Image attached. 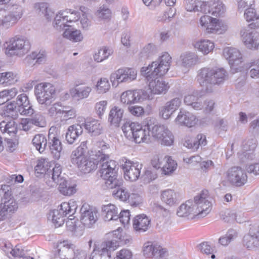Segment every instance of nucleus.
<instances>
[{
    "instance_id": "1",
    "label": "nucleus",
    "mask_w": 259,
    "mask_h": 259,
    "mask_svg": "<svg viewBox=\"0 0 259 259\" xmlns=\"http://www.w3.org/2000/svg\"><path fill=\"white\" fill-rule=\"evenodd\" d=\"M211 199L208 191L203 190L194 197V202L189 200L182 204L178 207L177 214L180 217H187L191 214L204 217L211 210Z\"/></svg>"
},
{
    "instance_id": "2",
    "label": "nucleus",
    "mask_w": 259,
    "mask_h": 259,
    "mask_svg": "<svg viewBox=\"0 0 259 259\" xmlns=\"http://www.w3.org/2000/svg\"><path fill=\"white\" fill-rule=\"evenodd\" d=\"M98 146L102 147L101 151L98 150L100 174L101 177L105 181L107 188H112L115 186H120L121 179H117V169L116 162L114 160H107L109 156L106 155L103 150L107 148L104 142L98 143Z\"/></svg>"
},
{
    "instance_id": "3",
    "label": "nucleus",
    "mask_w": 259,
    "mask_h": 259,
    "mask_svg": "<svg viewBox=\"0 0 259 259\" xmlns=\"http://www.w3.org/2000/svg\"><path fill=\"white\" fill-rule=\"evenodd\" d=\"M227 77L228 73L223 68H203L199 72V82L207 93H212L215 85L223 83Z\"/></svg>"
},
{
    "instance_id": "4",
    "label": "nucleus",
    "mask_w": 259,
    "mask_h": 259,
    "mask_svg": "<svg viewBox=\"0 0 259 259\" xmlns=\"http://www.w3.org/2000/svg\"><path fill=\"white\" fill-rule=\"evenodd\" d=\"M153 123L151 120L147 121L143 126L137 122L127 121L122 126L125 137L137 143H148L152 137V128Z\"/></svg>"
},
{
    "instance_id": "5",
    "label": "nucleus",
    "mask_w": 259,
    "mask_h": 259,
    "mask_svg": "<svg viewBox=\"0 0 259 259\" xmlns=\"http://www.w3.org/2000/svg\"><path fill=\"white\" fill-rule=\"evenodd\" d=\"M87 145L84 142L72 152L71 161L72 164L77 165L80 171L84 174H88L97 167L99 162V153L95 154L94 160L85 155L87 152Z\"/></svg>"
},
{
    "instance_id": "6",
    "label": "nucleus",
    "mask_w": 259,
    "mask_h": 259,
    "mask_svg": "<svg viewBox=\"0 0 259 259\" xmlns=\"http://www.w3.org/2000/svg\"><path fill=\"white\" fill-rule=\"evenodd\" d=\"M77 207L76 203L73 201L64 202L58 209L50 211L48 214V218L52 221L56 227H60L64 224L65 217L67 215H69L68 218L71 221L73 219L72 217Z\"/></svg>"
},
{
    "instance_id": "7",
    "label": "nucleus",
    "mask_w": 259,
    "mask_h": 259,
    "mask_svg": "<svg viewBox=\"0 0 259 259\" xmlns=\"http://www.w3.org/2000/svg\"><path fill=\"white\" fill-rule=\"evenodd\" d=\"M141 74L145 77L148 84L149 90L153 95L165 94L168 90L169 85L162 77L163 75L154 74L147 72L145 70H141Z\"/></svg>"
},
{
    "instance_id": "8",
    "label": "nucleus",
    "mask_w": 259,
    "mask_h": 259,
    "mask_svg": "<svg viewBox=\"0 0 259 259\" xmlns=\"http://www.w3.org/2000/svg\"><path fill=\"white\" fill-rule=\"evenodd\" d=\"M6 53L10 56H21L27 53L30 49L29 40L25 36H16L6 42Z\"/></svg>"
},
{
    "instance_id": "9",
    "label": "nucleus",
    "mask_w": 259,
    "mask_h": 259,
    "mask_svg": "<svg viewBox=\"0 0 259 259\" xmlns=\"http://www.w3.org/2000/svg\"><path fill=\"white\" fill-rule=\"evenodd\" d=\"M171 63V56L168 53L164 52L147 67H142L141 70H145L148 73L151 72L159 75H164L168 71Z\"/></svg>"
},
{
    "instance_id": "10",
    "label": "nucleus",
    "mask_w": 259,
    "mask_h": 259,
    "mask_svg": "<svg viewBox=\"0 0 259 259\" xmlns=\"http://www.w3.org/2000/svg\"><path fill=\"white\" fill-rule=\"evenodd\" d=\"M55 92V87L50 83H40L34 88V94L37 102L45 106H50L53 102V96Z\"/></svg>"
},
{
    "instance_id": "11",
    "label": "nucleus",
    "mask_w": 259,
    "mask_h": 259,
    "mask_svg": "<svg viewBox=\"0 0 259 259\" xmlns=\"http://www.w3.org/2000/svg\"><path fill=\"white\" fill-rule=\"evenodd\" d=\"M121 236L118 234L115 238L104 242L100 247L94 250L90 259H111V251H114L119 246Z\"/></svg>"
},
{
    "instance_id": "12",
    "label": "nucleus",
    "mask_w": 259,
    "mask_h": 259,
    "mask_svg": "<svg viewBox=\"0 0 259 259\" xmlns=\"http://www.w3.org/2000/svg\"><path fill=\"white\" fill-rule=\"evenodd\" d=\"M23 15V8L20 6H13L10 11L0 10V26L9 28L15 25Z\"/></svg>"
},
{
    "instance_id": "13",
    "label": "nucleus",
    "mask_w": 259,
    "mask_h": 259,
    "mask_svg": "<svg viewBox=\"0 0 259 259\" xmlns=\"http://www.w3.org/2000/svg\"><path fill=\"white\" fill-rule=\"evenodd\" d=\"M152 128V138L161 145L170 146L174 142V136L171 132L163 125L154 124Z\"/></svg>"
},
{
    "instance_id": "14",
    "label": "nucleus",
    "mask_w": 259,
    "mask_h": 259,
    "mask_svg": "<svg viewBox=\"0 0 259 259\" xmlns=\"http://www.w3.org/2000/svg\"><path fill=\"white\" fill-rule=\"evenodd\" d=\"M18 204L9 192H5L0 203V220H4L18 209Z\"/></svg>"
},
{
    "instance_id": "15",
    "label": "nucleus",
    "mask_w": 259,
    "mask_h": 259,
    "mask_svg": "<svg viewBox=\"0 0 259 259\" xmlns=\"http://www.w3.org/2000/svg\"><path fill=\"white\" fill-rule=\"evenodd\" d=\"M137 72L132 68L122 67L111 73L110 75L111 81L114 83L122 82H130L136 79Z\"/></svg>"
},
{
    "instance_id": "16",
    "label": "nucleus",
    "mask_w": 259,
    "mask_h": 259,
    "mask_svg": "<svg viewBox=\"0 0 259 259\" xmlns=\"http://www.w3.org/2000/svg\"><path fill=\"white\" fill-rule=\"evenodd\" d=\"M125 161L121 164L124 172V178L130 181H135L140 177L142 164L139 162H134L125 159Z\"/></svg>"
},
{
    "instance_id": "17",
    "label": "nucleus",
    "mask_w": 259,
    "mask_h": 259,
    "mask_svg": "<svg viewBox=\"0 0 259 259\" xmlns=\"http://www.w3.org/2000/svg\"><path fill=\"white\" fill-rule=\"evenodd\" d=\"M228 181L233 185L240 187L244 185L247 180L245 172L239 166H233L227 172Z\"/></svg>"
},
{
    "instance_id": "18",
    "label": "nucleus",
    "mask_w": 259,
    "mask_h": 259,
    "mask_svg": "<svg viewBox=\"0 0 259 259\" xmlns=\"http://www.w3.org/2000/svg\"><path fill=\"white\" fill-rule=\"evenodd\" d=\"M80 222L84 227L91 228L98 220V211L88 204H83L80 209Z\"/></svg>"
},
{
    "instance_id": "19",
    "label": "nucleus",
    "mask_w": 259,
    "mask_h": 259,
    "mask_svg": "<svg viewBox=\"0 0 259 259\" xmlns=\"http://www.w3.org/2000/svg\"><path fill=\"white\" fill-rule=\"evenodd\" d=\"M75 245L68 240L58 242L57 250L55 253L56 259H70L71 255L74 250Z\"/></svg>"
},
{
    "instance_id": "20",
    "label": "nucleus",
    "mask_w": 259,
    "mask_h": 259,
    "mask_svg": "<svg viewBox=\"0 0 259 259\" xmlns=\"http://www.w3.org/2000/svg\"><path fill=\"white\" fill-rule=\"evenodd\" d=\"M245 45L250 49H256L259 45V33L255 30L243 29L240 31Z\"/></svg>"
},
{
    "instance_id": "21",
    "label": "nucleus",
    "mask_w": 259,
    "mask_h": 259,
    "mask_svg": "<svg viewBox=\"0 0 259 259\" xmlns=\"http://www.w3.org/2000/svg\"><path fill=\"white\" fill-rule=\"evenodd\" d=\"M224 57L228 60L229 63L232 68L238 69L237 66L242 62V55L240 51L233 48H226L223 50Z\"/></svg>"
},
{
    "instance_id": "22",
    "label": "nucleus",
    "mask_w": 259,
    "mask_h": 259,
    "mask_svg": "<svg viewBox=\"0 0 259 259\" xmlns=\"http://www.w3.org/2000/svg\"><path fill=\"white\" fill-rule=\"evenodd\" d=\"M51 128L48 134L49 147L54 158L59 159L62 151V145L60 140L54 133H51Z\"/></svg>"
},
{
    "instance_id": "23",
    "label": "nucleus",
    "mask_w": 259,
    "mask_h": 259,
    "mask_svg": "<svg viewBox=\"0 0 259 259\" xmlns=\"http://www.w3.org/2000/svg\"><path fill=\"white\" fill-rule=\"evenodd\" d=\"M256 146V140L255 138L248 139L243 142L242 148L244 151L242 153H238L239 158L244 162L246 160H251L253 158V151Z\"/></svg>"
},
{
    "instance_id": "24",
    "label": "nucleus",
    "mask_w": 259,
    "mask_h": 259,
    "mask_svg": "<svg viewBox=\"0 0 259 259\" xmlns=\"http://www.w3.org/2000/svg\"><path fill=\"white\" fill-rule=\"evenodd\" d=\"M133 228L139 233L146 232L150 226V220L145 214L137 215L133 220Z\"/></svg>"
},
{
    "instance_id": "25",
    "label": "nucleus",
    "mask_w": 259,
    "mask_h": 259,
    "mask_svg": "<svg viewBox=\"0 0 259 259\" xmlns=\"http://www.w3.org/2000/svg\"><path fill=\"white\" fill-rule=\"evenodd\" d=\"M176 122L181 125L188 127L194 126L197 121L196 117L192 113L185 110H181L176 119Z\"/></svg>"
},
{
    "instance_id": "26",
    "label": "nucleus",
    "mask_w": 259,
    "mask_h": 259,
    "mask_svg": "<svg viewBox=\"0 0 259 259\" xmlns=\"http://www.w3.org/2000/svg\"><path fill=\"white\" fill-rule=\"evenodd\" d=\"M160 197L161 201L170 207L177 205L180 200L178 193L172 189L161 191Z\"/></svg>"
},
{
    "instance_id": "27",
    "label": "nucleus",
    "mask_w": 259,
    "mask_h": 259,
    "mask_svg": "<svg viewBox=\"0 0 259 259\" xmlns=\"http://www.w3.org/2000/svg\"><path fill=\"white\" fill-rule=\"evenodd\" d=\"M197 61V57L194 53L185 52L181 54L177 64L185 70H188L196 63Z\"/></svg>"
},
{
    "instance_id": "28",
    "label": "nucleus",
    "mask_w": 259,
    "mask_h": 259,
    "mask_svg": "<svg viewBox=\"0 0 259 259\" xmlns=\"http://www.w3.org/2000/svg\"><path fill=\"white\" fill-rule=\"evenodd\" d=\"M141 93L142 91L140 90H128L124 92L121 95V102L127 105L137 103L142 98Z\"/></svg>"
},
{
    "instance_id": "29",
    "label": "nucleus",
    "mask_w": 259,
    "mask_h": 259,
    "mask_svg": "<svg viewBox=\"0 0 259 259\" xmlns=\"http://www.w3.org/2000/svg\"><path fill=\"white\" fill-rule=\"evenodd\" d=\"M83 124H75L69 126L66 133V140L69 144H73L83 132Z\"/></svg>"
},
{
    "instance_id": "30",
    "label": "nucleus",
    "mask_w": 259,
    "mask_h": 259,
    "mask_svg": "<svg viewBox=\"0 0 259 259\" xmlns=\"http://www.w3.org/2000/svg\"><path fill=\"white\" fill-rule=\"evenodd\" d=\"M123 109L117 106H113L110 110L108 115V122L112 125L118 127L123 116Z\"/></svg>"
},
{
    "instance_id": "31",
    "label": "nucleus",
    "mask_w": 259,
    "mask_h": 259,
    "mask_svg": "<svg viewBox=\"0 0 259 259\" xmlns=\"http://www.w3.org/2000/svg\"><path fill=\"white\" fill-rule=\"evenodd\" d=\"M83 123V126L91 136H97L102 133L103 126L98 120H88Z\"/></svg>"
},
{
    "instance_id": "32",
    "label": "nucleus",
    "mask_w": 259,
    "mask_h": 259,
    "mask_svg": "<svg viewBox=\"0 0 259 259\" xmlns=\"http://www.w3.org/2000/svg\"><path fill=\"white\" fill-rule=\"evenodd\" d=\"M206 143L205 136L199 134L196 137L186 140L184 143V145L189 149H191L193 151H195L198 149L199 146H205Z\"/></svg>"
},
{
    "instance_id": "33",
    "label": "nucleus",
    "mask_w": 259,
    "mask_h": 259,
    "mask_svg": "<svg viewBox=\"0 0 259 259\" xmlns=\"http://www.w3.org/2000/svg\"><path fill=\"white\" fill-rule=\"evenodd\" d=\"M208 12L213 16L220 17L225 12L226 7L221 0H210L208 2Z\"/></svg>"
},
{
    "instance_id": "34",
    "label": "nucleus",
    "mask_w": 259,
    "mask_h": 259,
    "mask_svg": "<svg viewBox=\"0 0 259 259\" xmlns=\"http://www.w3.org/2000/svg\"><path fill=\"white\" fill-rule=\"evenodd\" d=\"M0 130L3 133H7L10 136H15L18 130V123L14 120L3 121L0 123Z\"/></svg>"
},
{
    "instance_id": "35",
    "label": "nucleus",
    "mask_w": 259,
    "mask_h": 259,
    "mask_svg": "<svg viewBox=\"0 0 259 259\" xmlns=\"http://www.w3.org/2000/svg\"><path fill=\"white\" fill-rule=\"evenodd\" d=\"M108 189H113L112 195L115 199H118L122 201H127L129 193L127 190L123 187V180L121 179V184L120 186H115Z\"/></svg>"
},
{
    "instance_id": "36",
    "label": "nucleus",
    "mask_w": 259,
    "mask_h": 259,
    "mask_svg": "<svg viewBox=\"0 0 259 259\" xmlns=\"http://www.w3.org/2000/svg\"><path fill=\"white\" fill-rule=\"evenodd\" d=\"M244 17L247 21H252L249 25L251 29L259 27V15L256 14L254 9H246L244 12Z\"/></svg>"
},
{
    "instance_id": "37",
    "label": "nucleus",
    "mask_w": 259,
    "mask_h": 259,
    "mask_svg": "<svg viewBox=\"0 0 259 259\" xmlns=\"http://www.w3.org/2000/svg\"><path fill=\"white\" fill-rule=\"evenodd\" d=\"M243 244L249 249H253L259 246V242L255 235V232L250 230L248 234L243 237Z\"/></svg>"
},
{
    "instance_id": "38",
    "label": "nucleus",
    "mask_w": 259,
    "mask_h": 259,
    "mask_svg": "<svg viewBox=\"0 0 259 259\" xmlns=\"http://www.w3.org/2000/svg\"><path fill=\"white\" fill-rule=\"evenodd\" d=\"M33 146L40 153L45 151L48 147V142L46 136L43 134L35 135L32 140Z\"/></svg>"
},
{
    "instance_id": "39",
    "label": "nucleus",
    "mask_w": 259,
    "mask_h": 259,
    "mask_svg": "<svg viewBox=\"0 0 259 259\" xmlns=\"http://www.w3.org/2000/svg\"><path fill=\"white\" fill-rule=\"evenodd\" d=\"M92 89L89 86L76 87L70 90V94L74 98L83 99L89 97Z\"/></svg>"
},
{
    "instance_id": "40",
    "label": "nucleus",
    "mask_w": 259,
    "mask_h": 259,
    "mask_svg": "<svg viewBox=\"0 0 259 259\" xmlns=\"http://www.w3.org/2000/svg\"><path fill=\"white\" fill-rule=\"evenodd\" d=\"M52 163L48 159L41 158L38 160L37 164L35 166V170L38 174H45L46 176H50V168Z\"/></svg>"
},
{
    "instance_id": "41",
    "label": "nucleus",
    "mask_w": 259,
    "mask_h": 259,
    "mask_svg": "<svg viewBox=\"0 0 259 259\" xmlns=\"http://www.w3.org/2000/svg\"><path fill=\"white\" fill-rule=\"evenodd\" d=\"M102 210L105 213L104 219L106 221L111 220H117L118 219V215L117 207L113 204L105 205Z\"/></svg>"
},
{
    "instance_id": "42",
    "label": "nucleus",
    "mask_w": 259,
    "mask_h": 259,
    "mask_svg": "<svg viewBox=\"0 0 259 259\" xmlns=\"http://www.w3.org/2000/svg\"><path fill=\"white\" fill-rule=\"evenodd\" d=\"M63 36L74 42L81 41L83 38L80 31L71 27V26L65 30Z\"/></svg>"
},
{
    "instance_id": "43",
    "label": "nucleus",
    "mask_w": 259,
    "mask_h": 259,
    "mask_svg": "<svg viewBox=\"0 0 259 259\" xmlns=\"http://www.w3.org/2000/svg\"><path fill=\"white\" fill-rule=\"evenodd\" d=\"M35 9L39 13L44 15L47 20H51L54 17V13L49 8L46 3H39L35 4Z\"/></svg>"
},
{
    "instance_id": "44",
    "label": "nucleus",
    "mask_w": 259,
    "mask_h": 259,
    "mask_svg": "<svg viewBox=\"0 0 259 259\" xmlns=\"http://www.w3.org/2000/svg\"><path fill=\"white\" fill-rule=\"evenodd\" d=\"M113 53V50L112 48L103 47L95 53L94 59L97 62H101L107 59Z\"/></svg>"
},
{
    "instance_id": "45",
    "label": "nucleus",
    "mask_w": 259,
    "mask_h": 259,
    "mask_svg": "<svg viewBox=\"0 0 259 259\" xmlns=\"http://www.w3.org/2000/svg\"><path fill=\"white\" fill-rule=\"evenodd\" d=\"M177 163L171 157L165 156V162L162 166V173L168 175L172 173L177 168Z\"/></svg>"
},
{
    "instance_id": "46",
    "label": "nucleus",
    "mask_w": 259,
    "mask_h": 259,
    "mask_svg": "<svg viewBox=\"0 0 259 259\" xmlns=\"http://www.w3.org/2000/svg\"><path fill=\"white\" fill-rule=\"evenodd\" d=\"M76 116V110L70 106H63L60 118L61 121H66L74 118Z\"/></svg>"
},
{
    "instance_id": "47",
    "label": "nucleus",
    "mask_w": 259,
    "mask_h": 259,
    "mask_svg": "<svg viewBox=\"0 0 259 259\" xmlns=\"http://www.w3.org/2000/svg\"><path fill=\"white\" fill-rule=\"evenodd\" d=\"M17 75L12 72H3L0 74V84L9 85L17 81Z\"/></svg>"
},
{
    "instance_id": "48",
    "label": "nucleus",
    "mask_w": 259,
    "mask_h": 259,
    "mask_svg": "<svg viewBox=\"0 0 259 259\" xmlns=\"http://www.w3.org/2000/svg\"><path fill=\"white\" fill-rule=\"evenodd\" d=\"M50 175L51 174V178L53 181L58 184L65 180L64 177L65 174H62V168L59 164H56L52 170H50Z\"/></svg>"
},
{
    "instance_id": "49",
    "label": "nucleus",
    "mask_w": 259,
    "mask_h": 259,
    "mask_svg": "<svg viewBox=\"0 0 259 259\" xmlns=\"http://www.w3.org/2000/svg\"><path fill=\"white\" fill-rule=\"evenodd\" d=\"M195 48L203 54H207L213 50L214 44L209 40H201L195 44Z\"/></svg>"
},
{
    "instance_id": "50",
    "label": "nucleus",
    "mask_w": 259,
    "mask_h": 259,
    "mask_svg": "<svg viewBox=\"0 0 259 259\" xmlns=\"http://www.w3.org/2000/svg\"><path fill=\"white\" fill-rule=\"evenodd\" d=\"M54 27L58 30H63L65 27H69L65 20V12H59L55 17Z\"/></svg>"
},
{
    "instance_id": "51",
    "label": "nucleus",
    "mask_w": 259,
    "mask_h": 259,
    "mask_svg": "<svg viewBox=\"0 0 259 259\" xmlns=\"http://www.w3.org/2000/svg\"><path fill=\"white\" fill-rule=\"evenodd\" d=\"M157 244L151 242H147L143 246V254L146 257L150 258L154 256L156 250Z\"/></svg>"
},
{
    "instance_id": "52",
    "label": "nucleus",
    "mask_w": 259,
    "mask_h": 259,
    "mask_svg": "<svg viewBox=\"0 0 259 259\" xmlns=\"http://www.w3.org/2000/svg\"><path fill=\"white\" fill-rule=\"evenodd\" d=\"M157 52V48L153 44H148L145 45L140 52V56L142 58H148L155 54Z\"/></svg>"
},
{
    "instance_id": "53",
    "label": "nucleus",
    "mask_w": 259,
    "mask_h": 259,
    "mask_svg": "<svg viewBox=\"0 0 259 259\" xmlns=\"http://www.w3.org/2000/svg\"><path fill=\"white\" fill-rule=\"evenodd\" d=\"M57 185H59L60 192L64 195L70 196L75 192L74 186H68L65 179Z\"/></svg>"
},
{
    "instance_id": "54",
    "label": "nucleus",
    "mask_w": 259,
    "mask_h": 259,
    "mask_svg": "<svg viewBox=\"0 0 259 259\" xmlns=\"http://www.w3.org/2000/svg\"><path fill=\"white\" fill-rule=\"evenodd\" d=\"M10 253L14 257H19V259H34L33 257L27 255V251L22 249L19 246H16L10 251Z\"/></svg>"
},
{
    "instance_id": "55",
    "label": "nucleus",
    "mask_w": 259,
    "mask_h": 259,
    "mask_svg": "<svg viewBox=\"0 0 259 259\" xmlns=\"http://www.w3.org/2000/svg\"><path fill=\"white\" fill-rule=\"evenodd\" d=\"M206 30L208 33L218 34L223 33L220 24L218 23V20L213 18L211 19V22L207 25Z\"/></svg>"
},
{
    "instance_id": "56",
    "label": "nucleus",
    "mask_w": 259,
    "mask_h": 259,
    "mask_svg": "<svg viewBox=\"0 0 259 259\" xmlns=\"http://www.w3.org/2000/svg\"><path fill=\"white\" fill-rule=\"evenodd\" d=\"M96 88L99 94H103L109 91L110 84L107 78H103L98 81Z\"/></svg>"
},
{
    "instance_id": "57",
    "label": "nucleus",
    "mask_w": 259,
    "mask_h": 259,
    "mask_svg": "<svg viewBox=\"0 0 259 259\" xmlns=\"http://www.w3.org/2000/svg\"><path fill=\"white\" fill-rule=\"evenodd\" d=\"M32 125L39 127H45L46 121L44 116L40 113L35 114L31 118H29Z\"/></svg>"
},
{
    "instance_id": "58",
    "label": "nucleus",
    "mask_w": 259,
    "mask_h": 259,
    "mask_svg": "<svg viewBox=\"0 0 259 259\" xmlns=\"http://www.w3.org/2000/svg\"><path fill=\"white\" fill-rule=\"evenodd\" d=\"M222 217L223 220L227 223H233L235 221L241 223L240 221L238 220L236 214L233 210H226L224 212V214H222Z\"/></svg>"
},
{
    "instance_id": "59",
    "label": "nucleus",
    "mask_w": 259,
    "mask_h": 259,
    "mask_svg": "<svg viewBox=\"0 0 259 259\" xmlns=\"http://www.w3.org/2000/svg\"><path fill=\"white\" fill-rule=\"evenodd\" d=\"M15 103L16 106V110L18 111L19 108L21 107V106H25V105H27V104L30 103V101L27 96L25 94L23 93L17 96Z\"/></svg>"
},
{
    "instance_id": "60",
    "label": "nucleus",
    "mask_w": 259,
    "mask_h": 259,
    "mask_svg": "<svg viewBox=\"0 0 259 259\" xmlns=\"http://www.w3.org/2000/svg\"><path fill=\"white\" fill-rule=\"evenodd\" d=\"M107 102L104 100L97 102L95 104V109L96 113L100 118H102L104 115L107 108Z\"/></svg>"
},
{
    "instance_id": "61",
    "label": "nucleus",
    "mask_w": 259,
    "mask_h": 259,
    "mask_svg": "<svg viewBox=\"0 0 259 259\" xmlns=\"http://www.w3.org/2000/svg\"><path fill=\"white\" fill-rule=\"evenodd\" d=\"M30 58L33 60H36V63L41 64L45 62L46 54L44 51L33 52L30 55Z\"/></svg>"
},
{
    "instance_id": "62",
    "label": "nucleus",
    "mask_w": 259,
    "mask_h": 259,
    "mask_svg": "<svg viewBox=\"0 0 259 259\" xmlns=\"http://www.w3.org/2000/svg\"><path fill=\"white\" fill-rule=\"evenodd\" d=\"M128 202L133 206H137L142 203V197L136 193L129 194Z\"/></svg>"
},
{
    "instance_id": "63",
    "label": "nucleus",
    "mask_w": 259,
    "mask_h": 259,
    "mask_svg": "<svg viewBox=\"0 0 259 259\" xmlns=\"http://www.w3.org/2000/svg\"><path fill=\"white\" fill-rule=\"evenodd\" d=\"M63 106L59 104V103H56L52 105L48 110V114L50 116H54L57 115L60 117L62 107Z\"/></svg>"
},
{
    "instance_id": "64",
    "label": "nucleus",
    "mask_w": 259,
    "mask_h": 259,
    "mask_svg": "<svg viewBox=\"0 0 259 259\" xmlns=\"http://www.w3.org/2000/svg\"><path fill=\"white\" fill-rule=\"evenodd\" d=\"M18 112L22 115L31 116L34 114V110L32 108V105L29 103L25 106H23L19 108Z\"/></svg>"
}]
</instances>
